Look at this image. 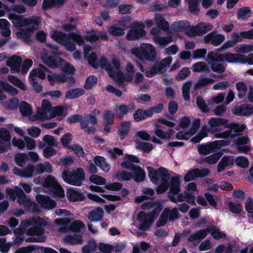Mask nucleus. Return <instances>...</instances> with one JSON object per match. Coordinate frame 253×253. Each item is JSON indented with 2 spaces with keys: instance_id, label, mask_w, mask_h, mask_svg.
<instances>
[{
  "instance_id": "nucleus-6",
  "label": "nucleus",
  "mask_w": 253,
  "mask_h": 253,
  "mask_svg": "<svg viewBox=\"0 0 253 253\" xmlns=\"http://www.w3.org/2000/svg\"><path fill=\"white\" fill-rule=\"evenodd\" d=\"M6 192L12 201H14L17 197L18 203L23 206L26 210L31 212L39 211V207L32 202L30 197L26 196L20 187L14 186L13 188H7Z\"/></svg>"
},
{
  "instance_id": "nucleus-33",
  "label": "nucleus",
  "mask_w": 253,
  "mask_h": 253,
  "mask_svg": "<svg viewBox=\"0 0 253 253\" xmlns=\"http://www.w3.org/2000/svg\"><path fill=\"white\" fill-rule=\"evenodd\" d=\"M0 87L5 91L7 92L11 95H15L18 94V90L9 84L8 83L0 81ZM6 95L4 93L0 90V100H2L5 99Z\"/></svg>"
},
{
  "instance_id": "nucleus-62",
  "label": "nucleus",
  "mask_w": 253,
  "mask_h": 253,
  "mask_svg": "<svg viewBox=\"0 0 253 253\" xmlns=\"http://www.w3.org/2000/svg\"><path fill=\"white\" fill-rule=\"evenodd\" d=\"M89 179L91 183L98 185H105L106 182L104 177L96 174L91 175Z\"/></svg>"
},
{
  "instance_id": "nucleus-16",
  "label": "nucleus",
  "mask_w": 253,
  "mask_h": 253,
  "mask_svg": "<svg viewBox=\"0 0 253 253\" xmlns=\"http://www.w3.org/2000/svg\"><path fill=\"white\" fill-rule=\"evenodd\" d=\"M230 142L227 140H216L211 142L204 143L198 145L199 153L202 155H207L215 152L220 148L229 145Z\"/></svg>"
},
{
  "instance_id": "nucleus-12",
  "label": "nucleus",
  "mask_w": 253,
  "mask_h": 253,
  "mask_svg": "<svg viewBox=\"0 0 253 253\" xmlns=\"http://www.w3.org/2000/svg\"><path fill=\"white\" fill-rule=\"evenodd\" d=\"M208 57L211 61H226L231 63H241L244 55L230 52L220 54L216 51H211L208 53Z\"/></svg>"
},
{
  "instance_id": "nucleus-46",
  "label": "nucleus",
  "mask_w": 253,
  "mask_h": 253,
  "mask_svg": "<svg viewBox=\"0 0 253 253\" xmlns=\"http://www.w3.org/2000/svg\"><path fill=\"white\" fill-rule=\"evenodd\" d=\"M151 117H152L151 112L148 110L138 109L133 114L134 119L136 122Z\"/></svg>"
},
{
  "instance_id": "nucleus-60",
  "label": "nucleus",
  "mask_w": 253,
  "mask_h": 253,
  "mask_svg": "<svg viewBox=\"0 0 253 253\" xmlns=\"http://www.w3.org/2000/svg\"><path fill=\"white\" fill-rule=\"evenodd\" d=\"M222 156L221 153H216L206 157L204 161L210 165L216 163Z\"/></svg>"
},
{
  "instance_id": "nucleus-53",
  "label": "nucleus",
  "mask_w": 253,
  "mask_h": 253,
  "mask_svg": "<svg viewBox=\"0 0 253 253\" xmlns=\"http://www.w3.org/2000/svg\"><path fill=\"white\" fill-rule=\"evenodd\" d=\"M8 81L22 90L25 91L27 89L26 85L18 78L14 76L9 75L7 76Z\"/></svg>"
},
{
  "instance_id": "nucleus-2",
  "label": "nucleus",
  "mask_w": 253,
  "mask_h": 253,
  "mask_svg": "<svg viewBox=\"0 0 253 253\" xmlns=\"http://www.w3.org/2000/svg\"><path fill=\"white\" fill-rule=\"evenodd\" d=\"M8 17L14 26L18 28V31L16 32L17 37L23 39L27 43L30 42L31 35L35 30L39 28L41 22V19L38 16L25 18L22 16L10 13Z\"/></svg>"
},
{
  "instance_id": "nucleus-37",
  "label": "nucleus",
  "mask_w": 253,
  "mask_h": 253,
  "mask_svg": "<svg viewBox=\"0 0 253 253\" xmlns=\"http://www.w3.org/2000/svg\"><path fill=\"white\" fill-rule=\"evenodd\" d=\"M63 242L69 245L81 244L83 242L82 237L79 234L69 235L63 239Z\"/></svg>"
},
{
  "instance_id": "nucleus-11",
  "label": "nucleus",
  "mask_w": 253,
  "mask_h": 253,
  "mask_svg": "<svg viewBox=\"0 0 253 253\" xmlns=\"http://www.w3.org/2000/svg\"><path fill=\"white\" fill-rule=\"evenodd\" d=\"M62 177L67 183L80 186L85 179V173L82 168H79L72 172L68 170L63 171Z\"/></svg>"
},
{
  "instance_id": "nucleus-8",
  "label": "nucleus",
  "mask_w": 253,
  "mask_h": 253,
  "mask_svg": "<svg viewBox=\"0 0 253 253\" xmlns=\"http://www.w3.org/2000/svg\"><path fill=\"white\" fill-rule=\"evenodd\" d=\"M41 59L43 63L53 69L59 67L63 72L68 74H72L75 72V68L72 65L62 60L60 57L53 58L45 50L43 51L41 55Z\"/></svg>"
},
{
  "instance_id": "nucleus-56",
  "label": "nucleus",
  "mask_w": 253,
  "mask_h": 253,
  "mask_svg": "<svg viewBox=\"0 0 253 253\" xmlns=\"http://www.w3.org/2000/svg\"><path fill=\"white\" fill-rule=\"evenodd\" d=\"M130 123L129 122L125 121L121 124L119 128V131L122 139H123L124 136L128 132L130 128Z\"/></svg>"
},
{
  "instance_id": "nucleus-61",
  "label": "nucleus",
  "mask_w": 253,
  "mask_h": 253,
  "mask_svg": "<svg viewBox=\"0 0 253 253\" xmlns=\"http://www.w3.org/2000/svg\"><path fill=\"white\" fill-rule=\"evenodd\" d=\"M193 70L197 72H206L209 71L207 65L204 62H199L194 64L193 66Z\"/></svg>"
},
{
  "instance_id": "nucleus-24",
  "label": "nucleus",
  "mask_w": 253,
  "mask_h": 253,
  "mask_svg": "<svg viewBox=\"0 0 253 253\" xmlns=\"http://www.w3.org/2000/svg\"><path fill=\"white\" fill-rule=\"evenodd\" d=\"M201 121L199 119H195L190 130L187 131H180L176 134V138L178 139H188L195 134L200 126Z\"/></svg>"
},
{
  "instance_id": "nucleus-26",
  "label": "nucleus",
  "mask_w": 253,
  "mask_h": 253,
  "mask_svg": "<svg viewBox=\"0 0 253 253\" xmlns=\"http://www.w3.org/2000/svg\"><path fill=\"white\" fill-rule=\"evenodd\" d=\"M225 40V37L222 34H217L212 32L204 37V41L206 43H211L214 46H218Z\"/></svg>"
},
{
  "instance_id": "nucleus-51",
  "label": "nucleus",
  "mask_w": 253,
  "mask_h": 253,
  "mask_svg": "<svg viewBox=\"0 0 253 253\" xmlns=\"http://www.w3.org/2000/svg\"><path fill=\"white\" fill-rule=\"evenodd\" d=\"M208 61L212 71L218 73H222L224 72L225 67L223 64L218 63L216 62L217 61H211L208 57Z\"/></svg>"
},
{
  "instance_id": "nucleus-30",
  "label": "nucleus",
  "mask_w": 253,
  "mask_h": 253,
  "mask_svg": "<svg viewBox=\"0 0 253 253\" xmlns=\"http://www.w3.org/2000/svg\"><path fill=\"white\" fill-rule=\"evenodd\" d=\"M189 23L187 21H179L174 22L170 27L171 34L173 32H185L187 35L188 32H191L190 31Z\"/></svg>"
},
{
  "instance_id": "nucleus-31",
  "label": "nucleus",
  "mask_w": 253,
  "mask_h": 253,
  "mask_svg": "<svg viewBox=\"0 0 253 253\" xmlns=\"http://www.w3.org/2000/svg\"><path fill=\"white\" fill-rule=\"evenodd\" d=\"M181 177L180 176L176 175L172 177L170 181V190L169 193V195L176 197L177 195L180 191V180Z\"/></svg>"
},
{
  "instance_id": "nucleus-5",
  "label": "nucleus",
  "mask_w": 253,
  "mask_h": 253,
  "mask_svg": "<svg viewBox=\"0 0 253 253\" xmlns=\"http://www.w3.org/2000/svg\"><path fill=\"white\" fill-rule=\"evenodd\" d=\"M50 36L54 41L63 45L67 50L70 51H74L76 48L75 44L71 42V40L74 41L79 45L84 43L82 37L76 33H70L67 35L62 32L53 31L50 34Z\"/></svg>"
},
{
  "instance_id": "nucleus-52",
  "label": "nucleus",
  "mask_w": 253,
  "mask_h": 253,
  "mask_svg": "<svg viewBox=\"0 0 253 253\" xmlns=\"http://www.w3.org/2000/svg\"><path fill=\"white\" fill-rule=\"evenodd\" d=\"M236 88L238 91V96L240 99L243 98L247 92V84L243 82H238L236 84Z\"/></svg>"
},
{
  "instance_id": "nucleus-15",
  "label": "nucleus",
  "mask_w": 253,
  "mask_h": 253,
  "mask_svg": "<svg viewBox=\"0 0 253 253\" xmlns=\"http://www.w3.org/2000/svg\"><path fill=\"white\" fill-rule=\"evenodd\" d=\"M27 225L32 227L28 229L26 234L31 236H40L44 233V229L42 228L46 224V222L42 218L36 217L27 221Z\"/></svg>"
},
{
  "instance_id": "nucleus-38",
  "label": "nucleus",
  "mask_w": 253,
  "mask_h": 253,
  "mask_svg": "<svg viewBox=\"0 0 253 253\" xmlns=\"http://www.w3.org/2000/svg\"><path fill=\"white\" fill-rule=\"evenodd\" d=\"M103 209L101 207H97L89 212L88 218L91 221H97L103 218Z\"/></svg>"
},
{
  "instance_id": "nucleus-35",
  "label": "nucleus",
  "mask_w": 253,
  "mask_h": 253,
  "mask_svg": "<svg viewBox=\"0 0 253 253\" xmlns=\"http://www.w3.org/2000/svg\"><path fill=\"white\" fill-rule=\"evenodd\" d=\"M67 197L70 202H79L83 201L84 196L79 190L75 188H70L67 191Z\"/></svg>"
},
{
  "instance_id": "nucleus-1",
  "label": "nucleus",
  "mask_w": 253,
  "mask_h": 253,
  "mask_svg": "<svg viewBox=\"0 0 253 253\" xmlns=\"http://www.w3.org/2000/svg\"><path fill=\"white\" fill-rule=\"evenodd\" d=\"M91 48L88 46H85L84 49V58L87 60L88 63L93 68H97L99 67L105 69L115 82L120 85L123 84L125 81L130 82L133 81L134 75V67L131 63H127L124 75L120 70V63L119 60L114 58L111 63H109L106 58L103 56L97 57L93 52L89 53Z\"/></svg>"
},
{
  "instance_id": "nucleus-27",
  "label": "nucleus",
  "mask_w": 253,
  "mask_h": 253,
  "mask_svg": "<svg viewBox=\"0 0 253 253\" xmlns=\"http://www.w3.org/2000/svg\"><path fill=\"white\" fill-rule=\"evenodd\" d=\"M36 201L43 209L50 210L55 207V202L49 197L42 195L39 194L36 196Z\"/></svg>"
},
{
  "instance_id": "nucleus-59",
  "label": "nucleus",
  "mask_w": 253,
  "mask_h": 253,
  "mask_svg": "<svg viewBox=\"0 0 253 253\" xmlns=\"http://www.w3.org/2000/svg\"><path fill=\"white\" fill-rule=\"evenodd\" d=\"M35 72V71H33L32 73H30L29 77V82L34 87V90L37 92H40L42 90V86L38 84L37 79L33 78Z\"/></svg>"
},
{
  "instance_id": "nucleus-14",
  "label": "nucleus",
  "mask_w": 253,
  "mask_h": 253,
  "mask_svg": "<svg viewBox=\"0 0 253 253\" xmlns=\"http://www.w3.org/2000/svg\"><path fill=\"white\" fill-rule=\"evenodd\" d=\"M52 118L53 115L51 105L48 100L44 99L42 102L41 107L37 109L36 115L31 118V121H45Z\"/></svg>"
},
{
  "instance_id": "nucleus-22",
  "label": "nucleus",
  "mask_w": 253,
  "mask_h": 253,
  "mask_svg": "<svg viewBox=\"0 0 253 253\" xmlns=\"http://www.w3.org/2000/svg\"><path fill=\"white\" fill-rule=\"evenodd\" d=\"M210 173V170L207 168L202 169H194L188 171L184 177L186 182L192 181L197 178L203 177L208 176Z\"/></svg>"
},
{
  "instance_id": "nucleus-42",
  "label": "nucleus",
  "mask_w": 253,
  "mask_h": 253,
  "mask_svg": "<svg viewBox=\"0 0 253 253\" xmlns=\"http://www.w3.org/2000/svg\"><path fill=\"white\" fill-rule=\"evenodd\" d=\"M155 126H156V128L154 130L155 134L161 139H169L173 133V131L171 129H169L167 131H164L158 127L159 126L158 124H156Z\"/></svg>"
},
{
  "instance_id": "nucleus-40",
  "label": "nucleus",
  "mask_w": 253,
  "mask_h": 253,
  "mask_svg": "<svg viewBox=\"0 0 253 253\" xmlns=\"http://www.w3.org/2000/svg\"><path fill=\"white\" fill-rule=\"evenodd\" d=\"M155 21L156 25L159 28L163 31H166L169 29L168 22L164 19L161 14H156Z\"/></svg>"
},
{
  "instance_id": "nucleus-19",
  "label": "nucleus",
  "mask_w": 253,
  "mask_h": 253,
  "mask_svg": "<svg viewBox=\"0 0 253 253\" xmlns=\"http://www.w3.org/2000/svg\"><path fill=\"white\" fill-rule=\"evenodd\" d=\"M144 26L141 22H134L132 24L131 29L126 35V38L129 40L139 39L146 34Z\"/></svg>"
},
{
  "instance_id": "nucleus-49",
  "label": "nucleus",
  "mask_w": 253,
  "mask_h": 253,
  "mask_svg": "<svg viewBox=\"0 0 253 253\" xmlns=\"http://www.w3.org/2000/svg\"><path fill=\"white\" fill-rule=\"evenodd\" d=\"M35 71L33 78L36 79L37 77L41 79H44L46 77V73L48 72V69L44 66L40 65L39 66L35 69L32 70L30 73Z\"/></svg>"
},
{
  "instance_id": "nucleus-4",
  "label": "nucleus",
  "mask_w": 253,
  "mask_h": 253,
  "mask_svg": "<svg viewBox=\"0 0 253 253\" xmlns=\"http://www.w3.org/2000/svg\"><path fill=\"white\" fill-rule=\"evenodd\" d=\"M147 169L151 182L159 185L156 190L157 193L160 194L166 191L169 185L168 181L170 178L168 170L164 168L156 169L151 167H148Z\"/></svg>"
},
{
  "instance_id": "nucleus-29",
  "label": "nucleus",
  "mask_w": 253,
  "mask_h": 253,
  "mask_svg": "<svg viewBox=\"0 0 253 253\" xmlns=\"http://www.w3.org/2000/svg\"><path fill=\"white\" fill-rule=\"evenodd\" d=\"M127 28L124 21H120L116 25H113L108 27L107 29L109 34L115 36H120L124 34L125 30Z\"/></svg>"
},
{
  "instance_id": "nucleus-54",
  "label": "nucleus",
  "mask_w": 253,
  "mask_h": 253,
  "mask_svg": "<svg viewBox=\"0 0 253 253\" xmlns=\"http://www.w3.org/2000/svg\"><path fill=\"white\" fill-rule=\"evenodd\" d=\"M66 109L62 106H56L52 107V115L53 118L57 117L58 120H62L64 117L66 115Z\"/></svg>"
},
{
  "instance_id": "nucleus-45",
  "label": "nucleus",
  "mask_w": 253,
  "mask_h": 253,
  "mask_svg": "<svg viewBox=\"0 0 253 253\" xmlns=\"http://www.w3.org/2000/svg\"><path fill=\"white\" fill-rule=\"evenodd\" d=\"M164 72L163 67H162V66L158 62H157L153 67L146 70L145 75L147 77H152L157 74H162Z\"/></svg>"
},
{
  "instance_id": "nucleus-63",
  "label": "nucleus",
  "mask_w": 253,
  "mask_h": 253,
  "mask_svg": "<svg viewBox=\"0 0 253 253\" xmlns=\"http://www.w3.org/2000/svg\"><path fill=\"white\" fill-rule=\"evenodd\" d=\"M210 233L215 240H219L225 237V234L214 227L210 228Z\"/></svg>"
},
{
  "instance_id": "nucleus-58",
  "label": "nucleus",
  "mask_w": 253,
  "mask_h": 253,
  "mask_svg": "<svg viewBox=\"0 0 253 253\" xmlns=\"http://www.w3.org/2000/svg\"><path fill=\"white\" fill-rule=\"evenodd\" d=\"M119 180H130L133 177L131 173L125 170L117 172L114 176Z\"/></svg>"
},
{
  "instance_id": "nucleus-7",
  "label": "nucleus",
  "mask_w": 253,
  "mask_h": 253,
  "mask_svg": "<svg viewBox=\"0 0 253 253\" xmlns=\"http://www.w3.org/2000/svg\"><path fill=\"white\" fill-rule=\"evenodd\" d=\"M228 122V120L223 118H211L208 123L210 128H208L206 125L203 126L199 132L195 136L191 138V141L195 143L199 142L204 138L208 136V133L210 131L214 135L213 131L219 132L216 127L220 126H223L225 127L226 123Z\"/></svg>"
},
{
  "instance_id": "nucleus-13",
  "label": "nucleus",
  "mask_w": 253,
  "mask_h": 253,
  "mask_svg": "<svg viewBox=\"0 0 253 253\" xmlns=\"http://www.w3.org/2000/svg\"><path fill=\"white\" fill-rule=\"evenodd\" d=\"M197 190L196 184L194 182H190L185 186L184 195L180 194L175 197L169 195V199L174 203L181 202L185 200L188 203L194 204L195 199L193 193Z\"/></svg>"
},
{
  "instance_id": "nucleus-47",
  "label": "nucleus",
  "mask_w": 253,
  "mask_h": 253,
  "mask_svg": "<svg viewBox=\"0 0 253 253\" xmlns=\"http://www.w3.org/2000/svg\"><path fill=\"white\" fill-rule=\"evenodd\" d=\"M19 109L22 115L27 117L30 120H31V117H34V115L32 114V110L31 106L26 102L21 103Z\"/></svg>"
},
{
  "instance_id": "nucleus-18",
  "label": "nucleus",
  "mask_w": 253,
  "mask_h": 253,
  "mask_svg": "<svg viewBox=\"0 0 253 253\" xmlns=\"http://www.w3.org/2000/svg\"><path fill=\"white\" fill-rule=\"evenodd\" d=\"M43 186L53 192L55 195L60 198H63L65 196L63 189L58 183L55 178L51 175H49L43 182Z\"/></svg>"
},
{
  "instance_id": "nucleus-3",
  "label": "nucleus",
  "mask_w": 253,
  "mask_h": 253,
  "mask_svg": "<svg viewBox=\"0 0 253 253\" xmlns=\"http://www.w3.org/2000/svg\"><path fill=\"white\" fill-rule=\"evenodd\" d=\"M144 210L153 209L152 212L147 215L144 211L140 212L137 215V220L139 221V228L142 230L148 229L153 223L154 217H156L162 210V204L158 201L147 202L144 203L141 206Z\"/></svg>"
},
{
  "instance_id": "nucleus-34",
  "label": "nucleus",
  "mask_w": 253,
  "mask_h": 253,
  "mask_svg": "<svg viewBox=\"0 0 253 253\" xmlns=\"http://www.w3.org/2000/svg\"><path fill=\"white\" fill-rule=\"evenodd\" d=\"M22 59L16 55L10 57L7 61L6 65L10 68L12 73H18L20 70Z\"/></svg>"
},
{
  "instance_id": "nucleus-36",
  "label": "nucleus",
  "mask_w": 253,
  "mask_h": 253,
  "mask_svg": "<svg viewBox=\"0 0 253 253\" xmlns=\"http://www.w3.org/2000/svg\"><path fill=\"white\" fill-rule=\"evenodd\" d=\"M253 113V107L250 105H243L236 108L234 113L237 116L250 115Z\"/></svg>"
},
{
  "instance_id": "nucleus-28",
  "label": "nucleus",
  "mask_w": 253,
  "mask_h": 253,
  "mask_svg": "<svg viewBox=\"0 0 253 253\" xmlns=\"http://www.w3.org/2000/svg\"><path fill=\"white\" fill-rule=\"evenodd\" d=\"M135 109V105L134 103H130L127 105L122 104L117 106L114 108V111L116 116L119 119H122L127 113L132 112Z\"/></svg>"
},
{
  "instance_id": "nucleus-43",
  "label": "nucleus",
  "mask_w": 253,
  "mask_h": 253,
  "mask_svg": "<svg viewBox=\"0 0 253 253\" xmlns=\"http://www.w3.org/2000/svg\"><path fill=\"white\" fill-rule=\"evenodd\" d=\"M210 233V228L201 229L191 234L188 238V240L192 242L195 240L204 238Z\"/></svg>"
},
{
  "instance_id": "nucleus-10",
  "label": "nucleus",
  "mask_w": 253,
  "mask_h": 253,
  "mask_svg": "<svg viewBox=\"0 0 253 253\" xmlns=\"http://www.w3.org/2000/svg\"><path fill=\"white\" fill-rule=\"evenodd\" d=\"M138 158L134 155H128L126 156L121 166L125 169L132 170L133 173L134 180L136 182L142 181L145 177L144 170L140 167L134 166L132 163H139Z\"/></svg>"
},
{
  "instance_id": "nucleus-23",
  "label": "nucleus",
  "mask_w": 253,
  "mask_h": 253,
  "mask_svg": "<svg viewBox=\"0 0 253 253\" xmlns=\"http://www.w3.org/2000/svg\"><path fill=\"white\" fill-rule=\"evenodd\" d=\"M10 139L11 135L9 131L5 128H0V153L7 150Z\"/></svg>"
},
{
  "instance_id": "nucleus-39",
  "label": "nucleus",
  "mask_w": 253,
  "mask_h": 253,
  "mask_svg": "<svg viewBox=\"0 0 253 253\" xmlns=\"http://www.w3.org/2000/svg\"><path fill=\"white\" fill-rule=\"evenodd\" d=\"M94 163L104 172H108L111 169L110 165L107 163L105 159L101 156H96L94 158Z\"/></svg>"
},
{
  "instance_id": "nucleus-20",
  "label": "nucleus",
  "mask_w": 253,
  "mask_h": 253,
  "mask_svg": "<svg viewBox=\"0 0 253 253\" xmlns=\"http://www.w3.org/2000/svg\"><path fill=\"white\" fill-rule=\"evenodd\" d=\"M47 79L50 84L53 85L54 83L67 82L69 85H72L75 83V79L72 75L67 76L65 74H53L47 75Z\"/></svg>"
},
{
  "instance_id": "nucleus-9",
  "label": "nucleus",
  "mask_w": 253,
  "mask_h": 253,
  "mask_svg": "<svg viewBox=\"0 0 253 253\" xmlns=\"http://www.w3.org/2000/svg\"><path fill=\"white\" fill-rule=\"evenodd\" d=\"M130 52L141 61H154L157 57L156 48L149 43H142L139 47H133Z\"/></svg>"
},
{
  "instance_id": "nucleus-21",
  "label": "nucleus",
  "mask_w": 253,
  "mask_h": 253,
  "mask_svg": "<svg viewBox=\"0 0 253 253\" xmlns=\"http://www.w3.org/2000/svg\"><path fill=\"white\" fill-rule=\"evenodd\" d=\"M100 114L99 111L94 110L92 112V115H86L84 117V120L81 122V125L83 129H85L88 133H91L94 132V128L93 126H89V125H95L97 121L95 115Z\"/></svg>"
},
{
  "instance_id": "nucleus-57",
  "label": "nucleus",
  "mask_w": 253,
  "mask_h": 253,
  "mask_svg": "<svg viewBox=\"0 0 253 253\" xmlns=\"http://www.w3.org/2000/svg\"><path fill=\"white\" fill-rule=\"evenodd\" d=\"M251 16V9L248 7H244L239 9L237 18L239 19L245 20Z\"/></svg>"
},
{
  "instance_id": "nucleus-32",
  "label": "nucleus",
  "mask_w": 253,
  "mask_h": 253,
  "mask_svg": "<svg viewBox=\"0 0 253 253\" xmlns=\"http://www.w3.org/2000/svg\"><path fill=\"white\" fill-rule=\"evenodd\" d=\"M85 39L87 41L90 42L104 39L108 40V37L106 33L99 31H92L86 34Z\"/></svg>"
},
{
  "instance_id": "nucleus-64",
  "label": "nucleus",
  "mask_w": 253,
  "mask_h": 253,
  "mask_svg": "<svg viewBox=\"0 0 253 253\" xmlns=\"http://www.w3.org/2000/svg\"><path fill=\"white\" fill-rule=\"evenodd\" d=\"M135 147L137 149L142 150L145 152L150 151L153 149L151 144L142 141L136 142Z\"/></svg>"
},
{
  "instance_id": "nucleus-25",
  "label": "nucleus",
  "mask_w": 253,
  "mask_h": 253,
  "mask_svg": "<svg viewBox=\"0 0 253 253\" xmlns=\"http://www.w3.org/2000/svg\"><path fill=\"white\" fill-rule=\"evenodd\" d=\"M212 25L209 23L201 22L196 26L190 28L191 32H188L190 36L203 35L212 29Z\"/></svg>"
},
{
  "instance_id": "nucleus-17",
  "label": "nucleus",
  "mask_w": 253,
  "mask_h": 253,
  "mask_svg": "<svg viewBox=\"0 0 253 253\" xmlns=\"http://www.w3.org/2000/svg\"><path fill=\"white\" fill-rule=\"evenodd\" d=\"M225 128L229 129L223 132L213 131L214 136L217 138H227L228 137H235L238 133L243 131L245 128L244 125H240L235 123H227Z\"/></svg>"
},
{
  "instance_id": "nucleus-41",
  "label": "nucleus",
  "mask_w": 253,
  "mask_h": 253,
  "mask_svg": "<svg viewBox=\"0 0 253 253\" xmlns=\"http://www.w3.org/2000/svg\"><path fill=\"white\" fill-rule=\"evenodd\" d=\"M52 171V166L48 162L39 163L35 167V172L37 174H42L44 172L50 173Z\"/></svg>"
},
{
  "instance_id": "nucleus-55",
  "label": "nucleus",
  "mask_w": 253,
  "mask_h": 253,
  "mask_svg": "<svg viewBox=\"0 0 253 253\" xmlns=\"http://www.w3.org/2000/svg\"><path fill=\"white\" fill-rule=\"evenodd\" d=\"M235 50L236 52L241 53H248L253 51V44H242L236 46Z\"/></svg>"
},
{
  "instance_id": "nucleus-48",
  "label": "nucleus",
  "mask_w": 253,
  "mask_h": 253,
  "mask_svg": "<svg viewBox=\"0 0 253 253\" xmlns=\"http://www.w3.org/2000/svg\"><path fill=\"white\" fill-rule=\"evenodd\" d=\"M153 39L156 44L159 45L160 46L164 47L169 43L172 41V38L171 36L168 37H160V36H154L153 37Z\"/></svg>"
},
{
  "instance_id": "nucleus-44",
  "label": "nucleus",
  "mask_w": 253,
  "mask_h": 253,
  "mask_svg": "<svg viewBox=\"0 0 253 253\" xmlns=\"http://www.w3.org/2000/svg\"><path fill=\"white\" fill-rule=\"evenodd\" d=\"M84 93V89L76 88L68 90L65 94V97L67 99H72L78 98L83 95Z\"/></svg>"
},
{
  "instance_id": "nucleus-50",
  "label": "nucleus",
  "mask_w": 253,
  "mask_h": 253,
  "mask_svg": "<svg viewBox=\"0 0 253 253\" xmlns=\"http://www.w3.org/2000/svg\"><path fill=\"white\" fill-rule=\"evenodd\" d=\"M166 212L165 215L167 217V219L169 221H173L175 219L178 218L179 213L176 208H167L165 209L163 211Z\"/></svg>"
}]
</instances>
